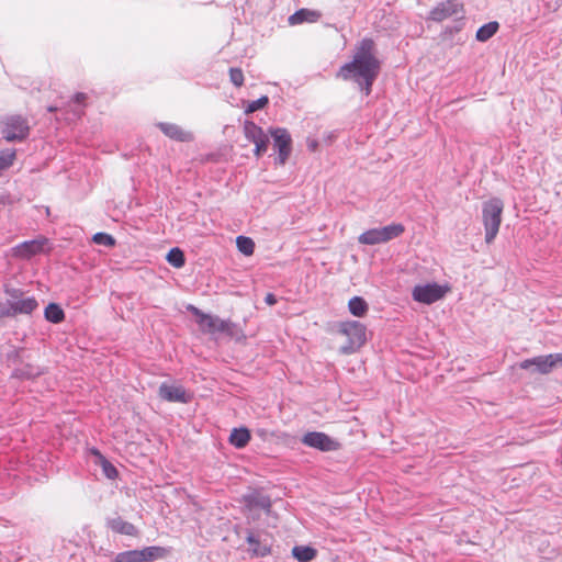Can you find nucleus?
Segmentation results:
<instances>
[{
    "instance_id": "f257e3e1",
    "label": "nucleus",
    "mask_w": 562,
    "mask_h": 562,
    "mask_svg": "<svg viewBox=\"0 0 562 562\" xmlns=\"http://www.w3.org/2000/svg\"><path fill=\"white\" fill-rule=\"evenodd\" d=\"M380 60L375 56V45L371 38H363L356 47L352 60L340 67L337 77L353 80L369 95L380 72Z\"/></svg>"
},
{
    "instance_id": "f03ea898",
    "label": "nucleus",
    "mask_w": 562,
    "mask_h": 562,
    "mask_svg": "<svg viewBox=\"0 0 562 562\" xmlns=\"http://www.w3.org/2000/svg\"><path fill=\"white\" fill-rule=\"evenodd\" d=\"M504 203L498 198H493L483 204L482 221L485 229V241L491 244L496 238L501 224Z\"/></svg>"
},
{
    "instance_id": "7ed1b4c3",
    "label": "nucleus",
    "mask_w": 562,
    "mask_h": 562,
    "mask_svg": "<svg viewBox=\"0 0 562 562\" xmlns=\"http://www.w3.org/2000/svg\"><path fill=\"white\" fill-rule=\"evenodd\" d=\"M9 296L7 308L1 312L2 316H15L18 314H31L38 307V303L33 296H24L20 289H5Z\"/></svg>"
},
{
    "instance_id": "20e7f679",
    "label": "nucleus",
    "mask_w": 562,
    "mask_h": 562,
    "mask_svg": "<svg viewBox=\"0 0 562 562\" xmlns=\"http://www.w3.org/2000/svg\"><path fill=\"white\" fill-rule=\"evenodd\" d=\"M405 232V227L401 223H393L384 227L371 228L363 232L358 237V241L362 245H378L387 243L400 237Z\"/></svg>"
},
{
    "instance_id": "39448f33",
    "label": "nucleus",
    "mask_w": 562,
    "mask_h": 562,
    "mask_svg": "<svg viewBox=\"0 0 562 562\" xmlns=\"http://www.w3.org/2000/svg\"><path fill=\"white\" fill-rule=\"evenodd\" d=\"M339 334L348 339V344L341 347L342 353H352L366 342V327L359 322L341 323Z\"/></svg>"
},
{
    "instance_id": "423d86ee",
    "label": "nucleus",
    "mask_w": 562,
    "mask_h": 562,
    "mask_svg": "<svg viewBox=\"0 0 562 562\" xmlns=\"http://www.w3.org/2000/svg\"><path fill=\"white\" fill-rule=\"evenodd\" d=\"M1 133L5 140H23L30 134V125L21 115H10L2 121Z\"/></svg>"
},
{
    "instance_id": "0eeeda50",
    "label": "nucleus",
    "mask_w": 562,
    "mask_h": 562,
    "mask_svg": "<svg viewBox=\"0 0 562 562\" xmlns=\"http://www.w3.org/2000/svg\"><path fill=\"white\" fill-rule=\"evenodd\" d=\"M188 310L196 316V323L203 333H225L231 329V323L206 313L198 307L189 305Z\"/></svg>"
},
{
    "instance_id": "6e6552de",
    "label": "nucleus",
    "mask_w": 562,
    "mask_h": 562,
    "mask_svg": "<svg viewBox=\"0 0 562 562\" xmlns=\"http://www.w3.org/2000/svg\"><path fill=\"white\" fill-rule=\"evenodd\" d=\"M558 366H562V353L538 356L531 359H526L519 363L521 369L529 370L532 368V372L540 374H548Z\"/></svg>"
},
{
    "instance_id": "1a4fd4ad",
    "label": "nucleus",
    "mask_w": 562,
    "mask_h": 562,
    "mask_svg": "<svg viewBox=\"0 0 562 562\" xmlns=\"http://www.w3.org/2000/svg\"><path fill=\"white\" fill-rule=\"evenodd\" d=\"M269 133L273 138L274 149L278 151L276 164L284 166L292 150V138L290 133L282 127L270 128Z\"/></svg>"
},
{
    "instance_id": "9d476101",
    "label": "nucleus",
    "mask_w": 562,
    "mask_h": 562,
    "mask_svg": "<svg viewBox=\"0 0 562 562\" xmlns=\"http://www.w3.org/2000/svg\"><path fill=\"white\" fill-rule=\"evenodd\" d=\"M449 291L447 286H441L437 283L419 284L413 289V299L423 304H432L441 300Z\"/></svg>"
},
{
    "instance_id": "9b49d317",
    "label": "nucleus",
    "mask_w": 562,
    "mask_h": 562,
    "mask_svg": "<svg viewBox=\"0 0 562 562\" xmlns=\"http://www.w3.org/2000/svg\"><path fill=\"white\" fill-rule=\"evenodd\" d=\"M244 135L245 137L255 144L254 154L256 157L262 156L268 150L269 137L263 130L252 121H246L244 123Z\"/></svg>"
},
{
    "instance_id": "f8f14e48",
    "label": "nucleus",
    "mask_w": 562,
    "mask_h": 562,
    "mask_svg": "<svg viewBox=\"0 0 562 562\" xmlns=\"http://www.w3.org/2000/svg\"><path fill=\"white\" fill-rule=\"evenodd\" d=\"M48 244L49 240L43 236L33 240H26L12 248V256L19 259H30L46 251Z\"/></svg>"
},
{
    "instance_id": "ddd939ff",
    "label": "nucleus",
    "mask_w": 562,
    "mask_h": 562,
    "mask_svg": "<svg viewBox=\"0 0 562 562\" xmlns=\"http://www.w3.org/2000/svg\"><path fill=\"white\" fill-rule=\"evenodd\" d=\"M463 13V4L457 0H446L438 3L431 11L429 18L432 21L441 22L448 18Z\"/></svg>"
},
{
    "instance_id": "4468645a",
    "label": "nucleus",
    "mask_w": 562,
    "mask_h": 562,
    "mask_svg": "<svg viewBox=\"0 0 562 562\" xmlns=\"http://www.w3.org/2000/svg\"><path fill=\"white\" fill-rule=\"evenodd\" d=\"M302 442L308 447L322 451H331L337 449V442L324 432L312 431L304 435Z\"/></svg>"
},
{
    "instance_id": "2eb2a0df",
    "label": "nucleus",
    "mask_w": 562,
    "mask_h": 562,
    "mask_svg": "<svg viewBox=\"0 0 562 562\" xmlns=\"http://www.w3.org/2000/svg\"><path fill=\"white\" fill-rule=\"evenodd\" d=\"M158 394L167 402L189 403L192 396L180 385L161 383Z\"/></svg>"
},
{
    "instance_id": "dca6fc26",
    "label": "nucleus",
    "mask_w": 562,
    "mask_h": 562,
    "mask_svg": "<svg viewBox=\"0 0 562 562\" xmlns=\"http://www.w3.org/2000/svg\"><path fill=\"white\" fill-rule=\"evenodd\" d=\"M157 126L170 139L181 143L193 140L191 132L184 131L181 126L175 123L160 122Z\"/></svg>"
},
{
    "instance_id": "f3484780",
    "label": "nucleus",
    "mask_w": 562,
    "mask_h": 562,
    "mask_svg": "<svg viewBox=\"0 0 562 562\" xmlns=\"http://www.w3.org/2000/svg\"><path fill=\"white\" fill-rule=\"evenodd\" d=\"M106 527L117 535H124L128 537H138L139 535V530L135 525L124 520L120 516L108 519Z\"/></svg>"
},
{
    "instance_id": "a211bd4d",
    "label": "nucleus",
    "mask_w": 562,
    "mask_h": 562,
    "mask_svg": "<svg viewBox=\"0 0 562 562\" xmlns=\"http://www.w3.org/2000/svg\"><path fill=\"white\" fill-rule=\"evenodd\" d=\"M244 503L246 507L250 510L252 509H263L266 512H270L271 501L268 496L254 491L244 496Z\"/></svg>"
},
{
    "instance_id": "6ab92c4d",
    "label": "nucleus",
    "mask_w": 562,
    "mask_h": 562,
    "mask_svg": "<svg viewBox=\"0 0 562 562\" xmlns=\"http://www.w3.org/2000/svg\"><path fill=\"white\" fill-rule=\"evenodd\" d=\"M322 14L319 11L311 9H300L295 13L289 16L290 25H297L302 23H315L321 19Z\"/></svg>"
},
{
    "instance_id": "aec40b11",
    "label": "nucleus",
    "mask_w": 562,
    "mask_h": 562,
    "mask_svg": "<svg viewBox=\"0 0 562 562\" xmlns=\"http://www.w3.org/2000/svg\"><path fill=\"white\" fill-rule=\"evenodd\" d=\"M250 438H251V436L247 428H239V429L235 428L231 432L229 442L234 447L241 449L248 445V442L250 441Z\"/></svg>"
},
{
    "instance_id": "412c9836",
    "label": "nucleus",
    "mask_w": 562,
    "mask_h": 562,
    "mask_svg": "<svg viewBox=\"0 0 562 562\" xmlns=\"http://www.w3.org/2000/svg\"><path fill=\"white\" fill-rule=\"evenodd\" d=\"M168 549L164 547L153 546L140 550L142 562L154 561L167 557Z\"/></svg>"
},
{
    "instance_id": "4be33fe9",
    "label": "nucleus",
    "mask_w": 562,
    "mask_h": 562,
    "mask_svg": "<svg viewBox=\"0 0 562 562\" xmlns=\"http://www.w3.org/2000/svg\"><path fill=\"white\" fill-rule=\"evenodd\" d=\"M292 555L299 562H310L316 558L317 551H316V549H314L310 546H295L292 549Z\"/></svg>"
},
{
    "instance_id": "5701e85b",
    "label": "nucleus",
    "mask_w": 562,
    "mask_h": 562,
    "mask_svg": "<svg viewBox=\"0 0 562 562\" xmlns=\"http://www.w3.org/2000/svg\"><path fill=\"white\" fill-rule=\"evenodd\" d=\"M46 321L53 324H59L65 319V312L56 303H49L44 311Z\"/></svg>"
},
{
    "instance_id": "b1692460",
    "label": "nucleus",
    "mask_w": 562,
    "mask_h": 562,
    "mask_svg": "<svg viewBox=\"0 0 562 562\" xmlns=\"http://www.w3.org/2000/svg\"><path fill=\"white\" fill-rule=\"evenodd\" d=\"M349 311L357 317H363L368 313V303L360 296H353L348 302Z\"/></svg>"
},
{
    "instance_id": "393cba45",
    "label": "nucleus",
    "mask_w": 562,
    "mask_h": 562,
    "mask_svg": "<svg viewBox=\"0 0 562 562\" xmlns=\"http://www.w3.org/2000/svg\"><path fill=\"white\" fill-rule=\"evenodd\" d=\"M498 27L499 24L496 21L488 22L477 30L475 37L480 42H486L498 31Z\"/></svg>"
},
{
    "instance_id": "a878e982",
    "label": "nucleus",
    "mask_w": 562,
    "mask_h": 562,
    "mask_svg": "<svg viewBox=\"0 0 562 562\" xmlns=\"http://www.w3.org/2000/svg\"><path fill=\"white\" fill-rule=\"evenodd\" d=\"M166 259L175 268H182L186 263L184 254L178 247L170 249Z\"/></svg>"
},
{
    "instance_id": "bb28decb",
    "label": "nucleus",
    "mask_w": 562,
    "mask_h": 562,
    "mask_svg": "<svg viewBox=\"0 0 562 562\" xmlns=\"http://www.w3.org/2000/svg\"><path fill=\"white\" fill-rule=\"evenodd\" d=\"M238 250L245 256H251L255 251V243L251 238L246 236H238L236 238Z\"/></svg>"
},
{
    "instance_id": "cd10ccee",
    "label": "nucleus",
    "mask_w": 562,
    "mask_h": 562,
    "mask_svg": "<svg viewBox=\"0 0 562 562\" xmlns=\"http://www.w3.org/2000/svg\"><path fill=\"white\" fill-rule=\"evenodd\" d=\"M114 562H142L140 550H130L115 555Z\"/></svg>"
},
{
    "instance_id": "c85d7f7f",
    "label": "nucleus",
    "mask_w": 562,
    "mask_h": 562,
    "mask_svg": "<svg viewBox=\"0 0 562 562\" xmlns=\"http://www.w3.org/2000/svg\"><path fill=\"white\" fill-rule=\"evenodd\" d=\"M247 542L256 555L265 557L270 553V549L267 546H261L254 535L247 537Z\"/></svg>"
},
{
    "instance_id": "c756f323",
    "label": "nucleus",
    "mask_w": 562,
    "mask_h": 562,
    "mask_svg": "<svg viewBox=\"0 0 562 562\" xmlns=\"http://www.w3.org/2000/svg\"><path fill=\"white\" fill-rule=\"evenodd\" d=\"M15 150H7L0 154V171L11 167L15 160Z\"/></svg>"
},
{
    "instance_id": "7c9ffc66",
    "label": "nucleus",
    "mask_w": 562,
    "mask_h": 562,
    "mask_svg": "<svg viewBox=\"0 0 562 562\" xmlns=\"http://www.w3.org/2000/svg\"><path fill=\"white\" fill-rule=\"evenodd\" d=\"M95 454H98L101 459V467L105 476L109 479H115L119 474L116 468L98 451H95Z\"/></svg>"
},
{
    "instance_id": "2f4dec72",
    "label": "nucleus",
    "mask_w": 562,
    "mask_h": 562,
    "mask_svg": "<svg viewBox=\"0 0 562 562\" xmlns=\"http://www.w3.org/2000/svg\"><path fill=\"white\" fill-rule=\"evenodd\" d=\"M269 103V99L267 95H262L261 98L254 100L248 103L245 112L246 113H254L258 110L263 109Z\"/></svg>"
},
{
    "instance_id": "473e14b6",
    "label": "nucleus",
    "mask_w": 562,
    "mask_h": 562,
    "mask_svg": "<svg viewBox=\"0 0 562 562\" xmlns=\"http://www.w3.org/2000/svg\"><path fill=\"white\" fill-rule=\"evenodd\" d=\"M92 240L98 245H104L108 247H113L115 245V239L106 233L94 234Z\"/></svg>"
},
{
    "instance_id": "72a5a7b5",
    "label": "nucleus",
    "mask_w": 562,
    "mask_h": 562,
    "mask_svg": "<svg viewBox=\"0 0 562 562\" xmlns=\"http://www.w3.org/2000/svg\"><path fill=\"white\" fill-rule=\"evenodd\" d=\"M228 72L229 80L235 87L239 88L244 85L245 78L244 72L240 68H231Z\"/></svg>"
},
{
    "instance_id": "f704fd0d",
    "label": "nucleus",
    "mask_w": 562,
    "mask_h": 562,
    "mask_svg": "<svg viewBox=\"0 0 562 562\" xmlns=\"http://www.w3.org/2000/svg\"><path fill=\"white\" fill-rule=\"evenodd\" d=\"M72 100L75 103L86 105L87 94L82 93V92H78L74 95Z\"/></svg>"
},
{
    "instance_id": "c9c22d12",
    "label": "nucleus",
    "mask_w": 562,
    "mask_h": 562,
    "mask_svg": "<svg viewBox=\"0 0 562 562\" xmlns=\"http://www.w3.org/2000/svg\"><path fill=\"white\" fill-rule=\"evenodd\" d=\"M265 302H266L268 305L272 306V305L277 304L278 300H277V297H276V295H274V294H272V293H267V295H266V297H265Z\"/></svg>"
},
{
    "instance_id": "e433bc0d",
    "label": "nucleus",
    "mask_w": 562,
    "mask_h": 562,
    "mask_svg": "<svg viewBox=\"0 0 562 562\" xmlns=\"http://www.w3.org/2000/svg\"><path fill=\"white\" fill-rule=\"evenodd\" d=\"M307 148L311 151H316L318 148V143L316 139H307Z\"/></svg>"
},
{
    "instance_id": "4c0bfd02",
    "label": "nucleus",
    "mask_w": 562,
    "mask_h": 562,
    "mask_svg": "<svg viewBox=\"0 0 562 562\" xmlns=\"http://www.w3.org/2000/svg\"><path fill=\"white\" fill-rule=\"evenodd\" d=\"M48 111H50V112H55V111H56V108H54V106H49V108H48Z\"/></svg>"
}]
</instances>
